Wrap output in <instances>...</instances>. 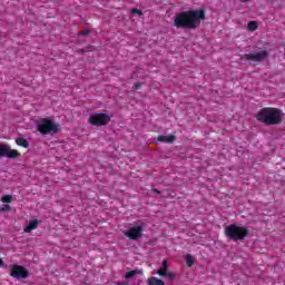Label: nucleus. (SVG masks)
<instances>
[{
  "label": "nucleus",
  "instance_id": "nucleus-12",
  "mask_svg": "<svg viewBox=\"0 0 285 285\" xmlns=\"http://www.w3.org/2000/svg\"><path fill=\"white\" fill-rule=\"evenodd\" d=\"M176 137L173 135L169 136H158L157 137V141H161L165 144H173V141H175Z\"/></svg>",
  "mask_w": 285,
  "mask_h": 285
},
{
  "label": "nucleus",
  "instance_id": "nucleus-3",
  "mask_svg": "<svg viewBox=\"0 0 285 285\" xmlns=\"http://www.w3.org/2000/svg\"><path fill=\"white\" fill-rule=\"evenodd\" d=\"M225 235L232 242H244L250 235V232L248 227L230 224L225 228Z\"/></svg>",
  "mask_w": 285,
  "mask_h": 285
},
{
  "label": "nucleus",
  "instance_id": "nucleus-24",
  "mask_svg": "<svg viewBox=\"0 0 285 285\" xmlns=\"http://www.w3.org/2000/svg\"><path fill=\"white\" fill-rule=\"evenodd\" d=\"M118 285H130V283H128V282H120V283H118Z\"/></svg>",
  "mask_w": 285,
  "mask_h": 285
},
{
  "label": "nucleus",
  "instance_id": "nucleus-9",
  "mask_svg": "<svg viewBox=\"0 0 285 285\" xmlns=\"http://www.w3.org/2000/svg\"><path fill=\"white\" fill-rule=\"evenodd\" d=\"M144 235V227L137 226L129 228L125 236L128 237V239H131L134 242H137V239H141V236Z\"/></svg>",
  "mask_w": 285,
  "mask_h": 285
},
{
  "label": "nucleus",
  "instance_id": "nucleus-22",
  "mask_svg": "<svg viewBox=\"0 0 285 285\" xmlns=\"http://www.w3.org/2000/svg\"><path fill=\"white\" fill-rule=\"evenodd\" d=\"M141 86H142V83H141V82H138V83H136V85L134 86V88H135V90H139V89H141Z\"/></svg>",
  "mask_w": 285,
  "mask_h": 285
},
{
  "label": "nucleus",
  "instance_id": "nucleus-26",
  "mask_svg": "<svg viewBox=\"0 0 285 285\" xmlns=\"http://www.w3.org/2000/svg\"><path fill=\"white\" fill-rule=\"evenodd\" d=\"M1 266H3V259L2 258H0V268H1Z\"/></svg>",
  "mask_w": 285,
  "mask_h": 285
},
{
  "label": "nucleus",
  "instance_id": "nucleus-6",
  "mask_svg": "<svg viewBox=\"0 0 285 285\" xmlns=\"http://www.w3.org/2000/svg\"><path fill=\"white\" fill-rule=\"evenodd\" d=\"M0 157L17 159V157H21V153H19L17 149H12V147L8 144H0Z\"/></svg>",
  "mask_w": 285,
  "mask_h": 285
},
{
  "label": "nucleus",
  "instance_id": "nucleus-25",
  "mask_svg": "<svg viewBox=\"0 0 285 285\" xmlns=\"http://www.w3.org/2000/svg\"><path fill=\"white\" fill-rule=\"evenodd\" d=\"M240 3H248V0H239Z\"/></svg>",
  "mask_w": 285,
  "mask_h": 285
},
{
  "label": "nucleus",
  "instance_id": "nucleus-23",
  "mask_svg": "<svg viewBox=\"0 0 285 285\" xmlns=\"http://www.w3.org/2000/svg\"><path fill=\"white\" fill-rule=\"evenodd\" d=\"M153 191L157 193V195H161V191L159 189H157V188H154Z\"/></svg>",
  "mask_w": 285,
  "mask_h": 285
},
{
  "label": "nucleus",
  "instance_id": "nucleus-17",
  "mask_svg": "<svg viewBox=\"0 0 285 285\" xmlns=\"http://www.w3.org/2000/svg\"><path fill=\"white\" fill-rule=\"evenodd\" d=\"M185 262L187 266H193L195 264V259L193 258V256L190 254H187L185 257Z\"/></svg>",
  "mask_w": 285,
  "mask_h": 285
},
{
  "label": "nucleus",
  "instance_id": "nucleus-2",
  "mask_svg": "<svg viewBox=\"0 0 285 285\" xmlns=\"http://www.w3.org/2000/svg\"><path fill=\"white\" fill-rule=\"evenodd\" d=\"M256 119L265 126H278V124H282V110L271 107L262 108L256 114Z\"/></svg>",
  "mask_w": 285,
  "mask_h": 285
},
{
  "label": "nucleus",
  "instance_id": "nucleus-5",
  "mask_svg": "<svg viewBox=\"0 0 285 285\" xmlns=\"http://www.w3.org/2000/svg\"><path fill=\"white\" fill-rule=\"evenodd\" d=\"M88 121L91 126H108L110 124V116L108 114H92L89 116Z\"/></svg>",
  "mask_w": 285,
  "mask_h": 285
},
{
  "label": "nucleus",
  "instance_id": "nucleus-15",
  "mask_svg": "<svg viewBox=\"0 0 285 285\" xmlns=\"http://www.w3.org/2000/svg\"><path fill=\"white\" fill-rule=\"evenodd\" d=\"M257 28H259V26L257 24V21H249L247 24V29L250 32H255V30H257Z\"/></svg>",
  "mask_w": 285,
  "mask_h": 285
},
{
  "label": "nucleus",
  "instance_id": "nucleus-8",
  "mask_svg": "<svg viewBox=\"0 0 285 285\" xmlns=\"http://www.w3.org/2000/svg\"><path fill=\"white\" fill-rule=\"evenodd\" d=\"M269 53L267 50H262L256 53H245L242 56V59H245L246 61H264L265 59H268Z\"/></svg>",
  "mask_w": 285,
  "mask_h": 285
},
{
  "label": "nucleus",
  "instance_id": "nucleus-11",
  "mask_svg": "<svg viewBox=\"0 0 285 285\" xmlns=\"http://www.w3.org/2000/svg\"><path fill=\"white\" fill-rule=\"evenodd\" d=\"M37 226H39L38 219L30 220L28 226L24 227V233H32V230H36Z\"/></svg>",
  "mask_w": 285,
  "mask_h": 285
},
{
  "label": "nucleus",
  "instance_id": "nucleus-18",
  "mask_svg": "<svg viewBox=\"0 0 285 285\" xmlns=\"http://www.w3.org/2000/svg\"><path fill=\"white\" fill-rule=\"evenodd\" d=\"M1 202H2L3 204H10V203H12V195H4V196H2Z\"/></svg>",
  "mask_w": 285,
  "mask_h": 285
},
{
  "label": "nucleus",
  "instance_id": "nucleus-21",
  "mask_svg": "<svg viewBox=\"0 0 285 285\" xmlns=\"http://www.w3.org/2000/svg\"><path fill=\"white\" fill-rule=\"evenodd\" d=\"M86 35H90V31L89 30H83V31L80 32L81 37H86Z\"/></svg>",
  "mask_w": 285,
  "mask_h": 285
},
{
  "label": "nucleus",
  "instance_id": "nucleus-10",
  "mask_svg": "<svg viewBox=\"0 0 285 285\" xmlns=\"http://www.w3.org/2000/svg\"><path fill=\"white\" fill-rule=\"evenodd\" d=\"M159 277H168L170 281L175 279L176 275L168 271V261H163L161 267L157 271Z\"/></svg>",
  "mask_w": 285,
  "mask_h": 285
},
{
  "label": "nucleus",
  "instance_id": "nucleus-1",
  "mask_svg": "<svg viewBox=\"0 0 285 285\" xmlns=\"http://www.w3.org/2000/svg\"><path fill=\"white\" fill-rule=\"evenodd\" d=\"M204 19H206V10H187L175 16L174 26L178 30H197Z\"/></svg>",
  "mask_w": 285,
  "mask_h": 285
},
{
  "label": "nucleus",
  "instance_id": "nucleus-19",
  "mask_svg": "<svg viewBox=\"0 0 285 285\" xmlns=\"http://www.w3.org/2000/svg\"><path fill=\"white\" fill-rule=\"evenodd\" d=\"M131 14H139V16H141L142 12H141V10H139L137 8H134V9H131Z\"/></svg>",
  "mask_w": 285,
  "mask_h": 285
},
{
  "label": "nucleus",
  "instance_id": "nucleus-16",
  "mask_svg": "<svg viewBox=\"0 0 285 285\" xmlns=\"http://www.w3.org/2000/svg\"><path fill=\"white\" fill-rule=\"evenodd\" d=\"M135 275H139V271L132 269V271L127 272L125 274V278L132 279V277H135Z\"/></svg>",
  "mask_w": 285,
  "mask_h": 285
},
{
  "label": "nucleus",
  "instance_id": "nucleus-14",
  "mask_svg": "<svg viewBox=\"0 0 285 285\" xmlns=\"http://www.w3.org/2000/svg\"><path fill=\"white\" fill-rule=\"evenodd\" d=\"M148 285H166V283L163 279H159L155 276H151L147 279Z\"/></svg>",
  "mask_w": 285,
  "mask_h": 285
},
{
  "label": "nucleus",
  "instance_id": "nucleus-20",
  "mask_svg": "<svg viewBox=\"0 0 285 285\" xmlns=\"http://www.w3.org/2000/svg\"><path fill=\"white\" fill-rule=\"evenodd\" d=\"M8 210H10V205L6 204L1 207L2 213H8Z\"/></svg>",
  "mask_w": 285,
  "mask_h": 285
},
{
  "label": "nucleus",
  "instance_id": "nucleus-4",
  "mask_svg": "<svg viewBox=\"0 0 285 285\" xmlns=\"http://www.w3.org/2000/svg\"><path fill=\"white\" fill-rule=\"evenodd\" d=\"M37 130L40 135H50V132H59V125L52 119L42 118L36 122Z\"/></svg>",
  "mask_w": 285,
  "mask_h": 285
},
{
  "label": "nucleus",
  "instance_id": "nucleus-7",
  "mask_svg": "<svg viewBox=\"0 0 285 285\" xmlns=\"http://www.w3.org/2000/svg\"><path fill=\"white\" fill-rule=\"evenodd\" d=\"M10 275L13 277V279H28L30 272H28V269L21 265H12Z\"/></svg>",
  "mask_w": 285,
  "mask_h": 285
},
{
  "label": "nucleus",
  "instance_id": "nucleus-13",
  "mask_svg": "<svg viewBox=\"0 0 285 285\" xmlns=\"http://www.w3.org/2000/svg\"><path fill=\"white\" fill-rule=\"evenodd\" d=\"M17 146H21L22 148H30V142L24 137L16 138Z\"/></svg>",
  "mask_w": 285,
  "mask_h": 285
}]
</instances>
